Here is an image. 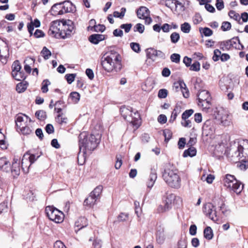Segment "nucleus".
Segmentation results:
<instances>
[{"mask_svg": "<svg viewBox=\"0 0 248 248\" xmlns=\"http://www.w3.org/2000/svg\"><path fill=\"white\" fill-rule=\"evenodd\" d=\"M100 136L89 134L86 131L81 132L79 136V154L84 156L87 151H93L99 143ZM79 155H78L79 157Z\"/></svg>", "mask_w": 248, "mask_h": 248, "instance_id": "f257e3e1", "label": "nucleus"}, {"mask_svg": "<svg viewBox=\"0 0 248 248\" xmlns=\"http://www.w3.org/2000/svg\"><path fill=\"white\" fill-rule=\"evenodd\" d=\"M101 65L108 72L120 71L122 69L121 56L114 50L108 52L102 57Z\"/></svg>", "mask_w": 248, "mask_h": 248, "instance_id": "f03ea898", "label": "nucleus"}, {"mask_svg": "<svg viewBox=\"0 0 248 248\" xmlns=\"http://www.w3.org/2000/svg\"><path fill=\"white\" fill-rule=\"evenodd\" d=\"M163 180L170 186L179 188L181 186V179L177 173V170L172 167H166L162 174Z\"/></svg>", "mask_w": 248, "mask_h": 248, "instance_id": "7ed1b4c3", "label": "nucleus"}, {"mask_svg": "<svg viewBox=\"0 0 248 248\" xmlns=\"http://www.w3.org/2000/svg\"><path fill=\"white\" fill-rule=\"evenodd\" d=\"M121 115L124 119L130 122L135 129H137L140 124V117L138 111L133 113L132 109L130 107L123 106L120 108Z\"/></svg>", "mask_w": 248, "mask_h": 248, "instance_id": "20e7f679", "label": "nucleus"}, {"mask_svg": "<svg viewBox=\"0 0 248 248\" xmlns=\"http://www.w3.org/2000/svg\"><path fill=\"white\" fill-rule=\"evenodd\" d=\"M217 200L214 201V204L208 202L206 203L203 208V212L206 216L214 221L219 220L220 217V213L217 210Z\"/></svg>", "mask_w": 248, "mask_h": 248, "instance_id": "39448f33", "label": "nucleus"}, {"mask_svg": "<svg viewBox=\"0 0 248 248\" xmlns=\"http://www.w3.org/2000/svg\"><path fill=\"white\" fill-rule=\"evenodd\" d=\"M45 212L48 218L55 223H60L64 219L63 213L53 206H46Z\"/></svg>", "mask_w": 248, "mask_h": 248, "instance_id": "423d86ee", "label": "nucleus"}, {"mask_svg": "<svg viewBox=\"0 0 248 248\" xmlns=\"http://www.w3.org/2000/svg\"><path fill=\"white\" fill-rule=\"evenodd\" d=\"M239 147L237 141H234L231 144L228 155L230 160L233 162H237L242 157H245L244 153Z\"/></svg>", "mask_w": 248, "mask_h": 248, "instance_id": "0eeeda50", "label": "nucleus"}, {"mask_svg": "<svg viewBox=\"0 0 248 248\" xmlns=\"http://www.w3.org/2000/svg\"><path fill=\"white\" fill-rule=\"evenodd\" d=\"M102 189L103 187L101 186L96 187L94 190L90 193L89 197L85 200L84 203L90 207L94 205L97 200L99 198Z\"/></svg>", "mask_w": 248, "mask_h": 248, "instance_id": "6e6552de", "label": "nucleus"}, {"mask_svg": "<svg viewBox=\"0 0 248 248\" xmlns=\"http://www.w3.org/2000/svg\"><path fill=\"white\" fill-rule=\"evenodd\" d=\"M75 29L73 22L70 20L64 21L62 24V32L61 33V38L65 39L69 37Z\"/></svg>", "mask_w": 248, "mask_h": 248, "instance_id": "1a4fd4ad", "label": "nucleus"}, {"mask_svg": "<svg viewBox=\"0 0 248 248\" xmlns=\"http://www.w3.org/2000/svg\"><path fill=\"white\" fill-rule=\"evenodd\" d=\"M62 32V24L58 21H54L51 23L48 33L49 35L55 38H61Z\"/></svg>", "mask_w": 248, "mask_h": 248, "instance_id": "9d476101", "label": "nucleus"}, {"mask_svg": "<svg viewBox=\"0 0 248 248\" xmlns=\"http://www.w3.org/2000/svg\"><path fill=\"white\" fill-rule=\"evenodd\" d=\"M137 15L138 18L144 19L146 25L150 24L153 21L150 16V11L146 7H140L137 11Z\"/></svg>", "mask_w": 248, "mask_h": 248, "instance_id": "9b49d317", "label": "nucleus"}, {"mask_svg": "<svg viewBox=\"0 0 248 248\" xmlns=\"http://www.w3.org/2000/svg\"><path fill=\"white\" fill-rule=\"evenodd\" d=\"M216 117L223 125H229L231 123V116L227 110L223 109L218 110Z\"/></svg>", "mask_w": 248, "mask_h": 248, "instance_id": "f8f14e48", "label": "nucleus"}, {"mask_svg": "<svg viewBox=\"0 0 248 248\" xmlns=\"http://www.w3.org/2000/svg\"><path fill=\"white\" fill-rule=\"evenodd\" d=\"M173 197L174 196L172 195L168 196L163 202V204L158 206L157 209L158 213H164L170 210L171 208L172 199Z\"/></svg>", "mask_w": 248, "mask_h": 248, "instance_id": "ddd939ff", "label": "nucleus"}, {"mask_svg": "<svg viewBox=\"0 0 248 248\" xmlns=\"http://www.w3.org/2000/svg\"><path fill=\"white\" fill-rule=\"evenodd\" d=\"M60 3L62 7L61 14L62 15L67 13H73L76 10V7L69 0H66Z\"/></svg>", "mask_w": 248, "mask_h": 248, "instance_id": "4468645a", "label": "nucleus"}, {"mask_svg": "<svg viewBox=\"0 0 248 248\" xmlns=\"http://www.w3.org/2000/svg\"><path fill=\"white\" fill-rule=\"evenodd\" d=\"M217 207L219 208V211L225 217L228 216L231 213L230 209L225 205L223 201L219 199L217 200Z\"/></svg>", "mask_w": 248, "mask_h": 248, "instance_id": "2eb2a0df", "label": "nucleus"}, {"mask_svg": "<svg viewBox=\"0 0 248 248\" xmlns=\"http://www.w3.org/2000/svg\"><path fill=\"white\" fill-rule=\"evenodd\" d=\"M29 154H25L22 157L21 166L23 171L25 173H27L29 172V169L31 165L32 164L29 159Z\"/></svg>", "mask_w": 248, "mask_h": 248, "instance_id": "dca6fc26", "label": "nucleus"}, {"mask_svg": "<svg viewBox=\"0 0 248 248\" xmlns=\"http://www.w3.org/2000/svg\"><path fill=\"white\" fill-rule=\"evenodd\" d=\"M157 179V173L155 169H152L149 178L146 182V185L148 188L150 190L154 185V184Z\"/></svg>", "mask_w": 248, "mask_h": 248, "instance_id": "f3484780", "label": "nucleus"}, {"mask_svg": "<svg viewBox=\"0 0 248 248\" xmlns=\"http://www.w3.org/2000/svg\"><path fill=\"white\" fill-rule=\"evenodd\" d=\"M20 172V162L18 159H14L11 167V173L14 177L18 176Z\"/></svg>", "mask_w": 248, "mask_h": 248, "instance_id": "a211bd4d", "label": "nucleus"}, {"mask_svg": "<svg viewBox=\"0 0 248 248\" xmlns=\"http://www.w3.org/2000/svg\"><path fill=\"white\" fill-rule=\"evenodd\" d=\"M236 180L237 179L235 178L234 175L229 174L225 175L223 178L224 186L229 188L230 189L231 187H232V184H233Z\"/></svg>", "mask_w": 248, "mask_h": 248, "instance_id": "6ab92c4d", "label": "nucleus"}, {"mask_svg": "<svg viewBox=\"0 0 248 248\" xmlns=\"http://www.w3.org/2000/svg\"><path fill=\"white\" fill-rule=\"evenodd\" d=\"M197 96L198 102L200 103H202L203 101L209 100V99H211L209 92L204 90L200 91Z\"/></svg>", "mask_w": 248, "mask_h": 248, "instance_id": "aec40b11", "label": "nucleus"}, {"mask_svg": "<svg viewBox=\"0 0 248 248\" xmlns=\"http://www.w3.org/2000/svg\"><path fill=\"white\" fill-rule=\"evenodd\" d=\"M240 146L239 148L244 153L245 158H248V140H240L237 141Z\"/></svg>", "mask_w": 248, "mask_h": 248, "instance_id": "412c9836", "label": "nucleus"}, {"mask_svg": "<svg viewBox=\"0 0 248 248\" xmlns=\"http://www.w3.org/2000/svg\"><path fill=\"white\" fill-rule=\"evenodd\" d=\"M105 39V36L103 34H93L90 36L89 40L93 44H97L99 42Z\"/></svg>", "mask_w": 248, "mask_h": 248, "instance_id": "4be33fe9", "label": "nucleus"}, {"mask_svg": "<svg viewBox=\"0 0 248 248\" xmlns=\"http://www.w3.org/2000/svg\"><path fill=\"white\" fill-rule=\"evenodd\" d=\"M232 185V187H231L230 190H232L237 194L240 193L243 189L244 185H243L240 181H238L237 180H236L234 184Z\"/></svg>", "mask_w": 248, "mask_h": 248, "instance_id": "5701e85b", "label": "nucleus"}, {"mask_svg": "<svg viewBox=\"0 0 248 248\" xmlns=\"http://www.w3.org/2000/svg\"><path fill=\"white\" fill-rule=\"evenodd\" d=\"M61 3H58L54 4L52 6L49 12L51 15L54 16L62 15V14H61Z\"/></svg>", "mask_w": 248, "mask_h": 248, "instance_id": "b1692460", "label": "nucleus"}, {"mask_svg": "<svg viewBox=\"0 0 248 248\" xmlns=\"http://www.w3.org/2000/svg\"><path fill=\"white\" fill-rule=\"evenodd\" d=\"M164 232V229L161 227L159 226V227L157 228L156 234V241L159 244L163 243L165 240V236Z\"/></svg>", "mask_w": 248, "mask_h": 248, "instance_id": "393cba45", "label": "nucleus"}, {"mask_svg": "<svg viewBox=\"0 0 248 248\" xmlns=\"http://www.w3.org/2000/svg\"><path fill=\"white\" fill-rule=\"evenodd\" d=\"M88 225L87 219L84 217H79L75 222L76 227L78 228V230H79L82 228L86 227Z\"/></svg>", "mask_w": 248, "mask_h": 248, "instance_id": "a878e982", "label": "nucleus"}, {"mask_svg": "<svg viewBox=\"0 0 248 248\" xmlns=\"http://www.w3.org/2000/svg\"><path fill=\"white\" fill-rule=\"evenodd\" d=\"M232 43L229 40L220 42L218 43V46L223 51H227L232 48Z\"/></svg>", "mask_w": 248, "mask_h": 248, "instance_id": "bb28decb", "label": "nucleus"}, {"mask_svg": "<svg viewBox=\"0 0 248 248\" xmlns=\"http://www.w3.org/2000/svg\"><path fill=\"white\" fill-rule=\"evenodd\" d=\"M10 163L6 158L1 157L0 158V169L3 171H8L9 170Z\"/></svg>", "mask_w": 248, "mask_h": 248, "instance_id": "cd10ccee", "label": "nucleus"}, {"mask_svg": "<svg viewBox=\"0 0 248 248\" xmlns=\"http://www.w3.org/2000/svg\"><path fill=\"white\" fill-rule=\"evenodd\" d=\"M25 117H26V121L25 122V120L24 119V117L22 115H18L16 119L15 120V122L16 124V125L17 128H19V127H21V126H23V125H25V124L27 122V119L28 118V116L26 115H24Z\"/></svg>", "mask_w": 248, "mask_h": 248, "instance_id": "c85d7f7f", "label": "nucleus"}, {"mask_svg": "<svg viewBox=\"0 0 248 248\" xmlns=\"http://www.w3.org/2000/svg\"><path fill=\"white\" fill-rule=\"evenodd\" d=\"M197 151L195 148L193 147H190L188 149L186 150L183 155V156L185 157L189 156L193 157L196 155Z\"/></svg>", "mask_w": 248, "mask_h": 248, "instance_id": "c756f323", "label": "nucleus"}, {"mask_svg": "<svg viewBox=\"0 0 248 248\" xmlns=\"http://www.w3.org/2000/svg\"><path fill=\"white\" fill-rule=\"evenodd\" d=\"M203 234L204 237L208 240H211L213 237V231L210 227L205 228L203 232Z\"/></svg>", "mask_w": 248, "mask_h": 248, "instance_id": "7c9ffc66", "label": "nucleus"}, {"mask_svg": "<svg viewBox=\"0 0 248 248\" xmlns=\"http://www.w3.org/2000/svg\"><path fill=\"white\" fill-rule=\"evenodd\" d=\"M13 77L17 80L21 81L25 79L26 76L23 71H19L12 74Z\"/></svg>", "mask_w": 248, "mask_h": 248, "instance_id": "2f4dec72", "label": "nucleus"}, {"mask_svg": "<svg viewBox=\"0 0 248 248\" xmlns=\"http://www.w3.org/2000/svg\"><path fill=\"white\" fill-rule=\"evenodd\" d=\"M181 31L185 33H188L190 32L191 29V25L188 22H184L181 25Z\"/></svg>", "mask_w": 248, "mask_h": 248, "instance_id": "473e14b6", "label": "nucleus"}, {"mask_svg": "<svg viewBox=\"0 0 248 248\" xmlns=\"http://www.w3.org/2000/svg\"><path fill=\"white\" fill-rule=\"evenodd\" d=\"M17 129H19L23 135H29L32 133V130L31 128L27 126L26 124L25 125H23V126L19 127Z\"/></svg>", "mask_w": 248, "mask_h": 248, "instance_id": "72a5a7b5", "label": "nucleus"}, {"mask_svg": "<svg viewBox=\"0 0 248 248\" xmlns=\"http://www.w3.org/2000/svg\"><path fill=\"white\" fill-rule=\"evenodd\" d=\"M56 121L61 124H66L67 123V118L63 113L59 114L56 118Z\"/></svg>", "mask_w": 248, "mask_h": 248, "instance_id": "f704fd0d", "label": "nucleus"}, {"mask_svg": "<svg viewBox=\"0 0 248 248\" xmlns=\"http://www.w3.org/2000/svg\"><path fill=\"white\" fill-rule=\"evenodd\" d=\"M12 74L20 71L21 69V66L18 60L15 61L12 64Z\"/></svg>", "mask_w": 248, "mask_h": 248, "instance_id": "c9c22d12", "label": "nucleus"}, {"mask_svg": "<svg viewBox=\"0 0 248 248\" xmlns=\"http://www.w3.org/2000/svg\"><path fill=\"white\" fill-rule=\"evenodd\" d=\"M42 56L44 57L45 60H47L49 58L50 56L51 55V53L50 51L48 49L46 46H44L41 52Z\"/></svg>", "mask_w": 248, "mask_h": 248, "instance_id": "e433bc0d", "label": "nucleus"}, {"mask_svg": "<svg viewBox=\"0 0 248 248\" xmlns=\"http://www.w3.org/2000/svg\"><path fill=\"white\" fill-rule=\"evenodd\" d=\"M201 33L203 34L205 36L209 37L213 34V31L209 28L204 27L200 30Z\"/></svg>", "mask_w": 248, "mask_h": 248, "instance_id": "4c0bfd02", "label": "nucleus"}, {"mask_svg": "<svg viewBox=\"0 0 248 248\" xmlns=\"http://www.w3.org/2000/svg\"><path fill=\"white\" fill-rule=\"evenodd\" d=\"M179 113V110L178 107H176L172 112L169 122L173 123L176 119L178 114Z\"/></svg>", "mask_w": 248, "mask_h": 248, "instance_id": "58836bf2", "label": "nucleus"}, {"mask_svg": "<svg viewBox=\"0 0 248 248\" xmlns=\"http://www.w3.org/2000/svg\"><path fill=\"white\" fill-rule=\"evenodd\" d=\"M35 115L40 120H43L46 117V112L42 110L37 111L35 113Z\"/></svg>", "mask_w": 248, "mask_h": 248, "instance_id": "ea45409f", "label": "nucleus"}, {"mask_svg": "<svg viewBox=\"0 0 248 248\" xmlns=\"http://www.w3.org/2000/svg\"><path fill=\"white\" fill-rule=\"evenodd\" d=\"M170 41L171 43L176 44L180 39V35L176 32H172L170 36Z\"/></svg>", "mask_w": 248, "mask_h": 248, "instance_id": "a19ab883", "label": "nucleus"}, {"mask_svg": "<svg viewBox=\"0 0 248 248\" xmlns=\"http://www.w3.org/2000/svg\"><path fill=\"white\" fill-rule=\"evenodd\" d=\"M25 154H28L29 157V160L31 164H33L40 156V155H35L33 153H31L30 151H28Z\"/></svg>", "mask_w": 248, "mask_h": 248, "instance_id": "79ce46f5", "label": "nucleus"}, {"mask_svg": "<svg viewBox=\"0 0 248 248\" xmlns=\"http://www.w3.org/2000/svg\"><path fill=\"white\" fill-rule=\"evenodd\" d=\"M229 16L234 20L240 21V17L238 13H236L234 11L231 10L228 13Z\"/></svg>", "mask_w": 248, "mask_h": 248, "instance_id": "37998d69", "label": "nucleus"}, {"mask_svg": "<svg viewBox=\"0 0 248 248\" xmlns=\"http://www.w3.org/2000/svg\"><path fill=\"white\" fill-rule=\"evenodd\" d=\"M70 97L74 103H77L80 99V94L77 92H72L70 93Z\"/></svg>", "mask_w": 248, "mask_h": 248, "instance_id": "c03bdc74", "label": "nucleus"}, {"mask_svg": "<svg viewBox=\"0 0 248 248\" xmlns=\"http://www.w3.org/2000/svg\"><path fill=\"white\" fill-rule=\"evenodd\" d=\"M194 113V110L192 109L186 110L182 115V120L187 119L191 115Z\"/></svg>", "mask_w": 248, "mask_h": 248, "instance_id": "a18cd8bd", "label": "nucleus"}, {"mask_svg": "<svg viewBox=\"0 0 248 248\" xmlns=\"http://www.w3.org/2000/svg\"><path fill=\"white\" fill-rule=\"evenodd\" d=\"M134 31H138L140 33H142L145 30V27L143 25L140 23L137 24L134 27Z\"/></svg>", "mask_w": 248, "mask_h": 248, "instance_id": "49530a36", "label": "nucleus"}, {"mask_svg": "<svg viewBox=\"0 0 248 248\" xmlns=\"http://www.w3.org/2000/svg\"><path fill=\"white\" fill-rule=\"evenodd\" d=\"M41 88L42 91L43 93H46L48 91V86L50 84V81L48 79L44 80Z\"/></svg>", "mask_w": 248, "mask_h": 248, "instance_id": "de8ad7c7", "label": "nucleus"}, {"mask_svg": "<svg viewBox=\"0 0 248 248\" xmlns=\"http://www.w3.org/2000/svg\"><path fill=\"white\" fill-rule=\"evenodd\" d=\"M76 76V74H68L65 76V78L68 84H71L74 81Z\"/></svg>", "mask_w": 248, "mask_h": 248, "instance_id": "09e8293b", "label": "nucleus"}, {"mask_svg": "<svg viewBox=\"0 0 248 248\" xmlns=\"http://www.w3.org/2000/svg\"><path fill=\"white\" fill-rule=\"evenodd\" d=\"M211 99H209V100L203 101L202 103H200L198 102V105L202 107L203 109H208L210 108L211 103H210Z\"/></svg>", "mask_w": 248, "mask_h": 248, "instance_id": "8fccbe9b", "label": "nucleus"}, {"mask_svg": "<svg viewBox=\"0 0 248 248\" xmlns=\"http://www.w3.org/2000/svg\"><path fill=\"white\" fill-rule=\"evenodd\" d=\"M187 240L186 238H181L178 242V248H186L187 247Z\"/></svg>", "mask_w": 248, "mask_h": 248, "instance_id": "3c124183", "label": "nucleus"}, {"mask_svg": "<svg viewBox=\"0 0 248 248\" xmlns=\"http://www.w3.org/2000/svg\"><path fill=\"white\" fill-rule=\"evenodd\" d=\"M163 135L166 141H169L171 138L172 133L169 129H166L163 131Z\"/></svg>", "mask_w": 248, "mask_h": 248, "instance_id": "603ef678", "label": "nucleus"}, {"mask_svg": "<svg viewBox=\"0 0 248 248\" xmlns=\"http://www.w3.org/2000/svg\"><path fill=\"white\" fill-rule=\"evenodd\" d=\"M231 24L228 21H224L222 23V26L221 27V29L223 31H227L231 29Z\"/></svg>", "mask_w": 248, "mask_h": 248, "instance_id": "864d4df0", "label": "nucleus"}, {"mask_svg": "<svg viewBox=\"0 0 248 248\" xmlns=\"http://www.w3.org/2000/svg\"><path fill=\"white\" fill-rule=\"evenodd\" d=\"M130 47L135 52L139 53L140 51V48L139 44L137 43H131Z\"/></svg>", "mask_w": 248, "mask_h": 248, "instance_id": "5fc2aeb1", "label": "nucleus"}, {"mask_svg": "<svg viewBox=\"0 0 248 248\" xmlns=\"http://www.w3.org/2000/svg\"><path fill=\"white\" fill-rule=\"evenodd\" d=\"M132 27V24L131 23H127L121 25L120 27L121 29H124L125 33H128L131 30Z\"/></svg>", "mask_w": 248, "mask_h": 248, "instance_id": "6e6d98bb", "label": "nucleus"}, {"mask_svg": "<svg viewBox=\"0 0 248 248\" xmlns=\"http://www.w3.org/2000/svg\"><path fill=\"white\" fill-rule=\"evenodd\" d=\"M26 89V84H23L22 83H19L17 84L16 87V90L18 93L23 92Z\"/></svg>", "mask_w": 248, "mask_h": 248, "instance_id": "4d7b16f0", "label": "nucleus"}, {"mask_svg": "<svg viewBox=\"0 0 248 248\" xmlns=\"http://www.w3.org/2000/svg\"><path fill=\"white\" fill-rule=\"evenodd\" d=\"M170 59L171 62L178 63L180 62V55L177 53H173L171 55Z\"/></svg>", "mask_w": 248, "mask_h": 248, "instance_id": "13d9d810", "label": "nucleus"}, {"mask_svg": "<svg viewBox=\"0 0 248 248\" xmlns=\"http://www.w3.org/2000/svg\"><path fill=\"white\" fill-rule=\"evenodd\" d=\"M202 21V17L200 14L196 13L193 17V22L194 24L197 25L199 24Z\"/></svg>", "mask_w": 248, "mask_h": 248, "instance_id": "bf43d9fd", "label": "nucleus"}, {"mask_svg": "<svg viewBox=\"0 0 248 248\" xmlns=\"http://www.w3.org/2000/svg\"><path fill=\"white\" fill-rule=\"evenodd\" d=\"M220 56L221 51L218 49H215L214 51V55L212 58L213 60L215 62H217L219 60V59H220Z\"/></svg>", "mask_w": 248, "mask_h": 248, "instance_id": "052dcab7", "label": "nucleus"}, {"mask_svg": "<svg viewBox=\"0 0 248 248\" xmlns=\"http://www.w3.org/2000/svg\"><path fill=\"white\" fill-rule=\"evenodd\" d=\"M237 166L241 170H246L248 168V161H243L242 162H240L238 164Z\"/></svg>", "mask_w": 248, "mask_h": 248, "instance_id": "680f3d73", "label": "nucleus"}, {"mask_svg": "<svg viewBox=\"0 0 248 248\" xmlns=\"http://www.w3.org/2000/svg\"><path fill=\"white\" fill-rule=\"evenodd\" d=\"M168 91L166 89H160L158 91V96L160 98H165L167 96Z\"/></svg>", "mask_w": 248, "mask_h": 248, "instance_id": "e2e57ef3", "label": "nucleus"}, {"mask_svg": "<svg viewBox=\"0 0 248 248\" xmlns=\"http://www.w3.org/2000/svg\"><path fill=\"white\" fill-rule=\"evenodd\" d=\"M128 217V215L126 213H121L118 217V220L119 222L126 221Z\"/></svg>", "mask_w": 248, "mask_h": 248, "instance_id": "0e129e2a", "label": "nucleus"}, {"mask_svg": "<svg viewBox=\"0 0 248 248\" xmlns=\"http://www.w3.org/2000/svg\"><path fill=\"white\" fill-rule=\"evenodd\" d=\"M200 69V64L198 62H194L190 67V70L194 71H199Z\"/></svg>", "mask_w": 248, "mask_h": 248, "instance_id": "69168bd1", "label": "nucleus"}, {"mask_svg": "<svg viewBox=\"0 0 248 248\" xmlns=\"http://www.w3.org/2000/svg\"><path fill=\"white\" fill-rule=\"evenodd\" d=\"M94 31L96 32H103L105 29L106 27L104 25L98 24L97 25H95L93 27Z\"/></svg>", "mask_w": 248, "mask_h": 248, "instance_id": "338daca9", "label": "nucleus"}, {"mask_svg": "<svg viewBox=\"0 0 248 248\" xmlns=\"http://www.w3.org/2000/svg\"><path fill=\"white\" fill-rule=\"evenodd\" d=\"M153 52H154L155 58L156 57H158L160 58L163 59H165V55L161 51L157 50L156 49H154Z\"/></svg>", "mask_w": 248, "mask_h": 248, "instance_id": "774afa93", "label": "nucleus"}]
</instances>
